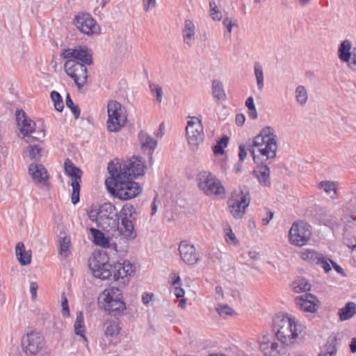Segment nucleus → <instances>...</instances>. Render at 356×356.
<instances>
[{"label": "nucleus", "mask_w": 356, "mask_h": 356, "mask_svg": "<svg viewBox=\"0 0 356 356\" xmlns=\"http://www.w3.org/2000/svg\"><path fill=\"white\" fill-rule=\"evenodd\" d=\"M111 175L105 181L108 191L122 200L134 198L142 191L141 186L133 179L143 176L146 166L141 156H133L128 161H111L108 164Z\"/></svg>", "instance_id": "obj_1"}, {"label": "nucleus", "mask_w": 356, "mask_h": 356, "mask_svg": "<svg viewBox=\"0 0 356 356\" xmlns=\"http://www.w3.org/2000/svg\"><path fill=\"white\" fill-rule=\"evenodd\" d=\"M302 324L294 317L288 315H276L273 319V331L277 339L285 346L297 341L304 330Z\"/></svg>", "instance_id": "obj_2"}, {"label": "nucleus", "mask_w": 356, "mask_h": 356, "mask_svg": "<svg viewBox=\"0 0 356 356\" xmlns=\"http://www.w3.org/2000/svg\"><path fill=\"white\" fill-rule=\"evenodd\" d=\"M199 189L208 197L223 199L226 196V190L221 181L210 171H200L196 177Z\"/></svg>", "instance_id": "obj_3"}, {"label": "nucleus", "mask_w": 356, "mask_h": 356, "mask_svg": "<svg viewBox=\"0 0 356 356\" xmlns=\"http://www.w3.org/2000/svg\"><path fill=\"white\" fill-rule=\"evenodd\" d=\"M250 202L249 189L247 186H239L232 193L227 200V204L232 215L236 218H241L245 213Z\"/></svg>", "instance_id": "obj_4"}, {"label": "nucleus", "mask_w": 356, "mask_h": 356, "mask_svg": "<svg viewBox=\"0 0 356 356\" xmlns=\"http://www.w3.org/2000/svg\"><path fill=\"white\" fill-rule=\"evenodd\" d=\"M66 74L71 77L80 90L87 83L88 74L86 65L73 59L67 60L64 64Z\"/></svg>", "instance_id": "obj_5"}, {"label": "nucleus", "mask_w": 356, "mask_h": 356, "mask_svg": "<svg viewBox=\"0 0 356 356\" xmlns=\"http://www.w3.org/2000/svg\"><path fill=\"white\" fill-rule=\"evenodd\" d=\"M99 227L107 232L115 230L120 220L115 207L111 203H104L99 206Z\"/></svg>", "instance_id": "obj_6"}, {"label": "nucleus", "mask_w": 356, "mask_h": 356, "mask_svg": "<svg viewBox=\"0 0 356 356\" xmlns=\"http://www.w3.org/2000/svg\"><path fill=\"white\" fill-rule=\"evenodd\" d=\"M107 113V129L111 132L118 131L127 120L122 113L121 104L116 101L108 102Z\"/></svg>", "instance_id": "obj_7"}, {"label": "nucleus", "mask_w": 356, "mask_h": 356, "mask_svg": "<svg viewBox=\"0 0 356 356\" xmlns=\"http://www.w3.org/2000/svg\"><path fill=\"white\" fill-rule=\"evenodd\" d=\"M23 352L28 356H35L43 349L44 337L38 332H31L23 336L21 341Z\"/></svg>", "instance_id": "obj_8"}, {"label": "nucleus", "mask_w": 356, "mask_h": 356, "mask_svg": "<svg viewBox=\"0 0 356 356\" xmlns=\"http://www.w3.org/2000/svg\"><path fill=\"white\" fill-rule=\"evenodd\" d=\"M64 170L65 174L72 179V193L71 201L73 204H76L79 201L80 182L83 172L69 159L65 160Z\"/></svg>", "instance_id": "obj_9"}, {"label": "nucleus", "mask_w": 356, "mask_h": 356, "mask_svg": "<svg viewBox=\"0 0 356 356\" xmlns=\"http://www.w3.org/2000/svg\"><path fill=\"white\" fill-rule=\"evenodd\" d=\"M88 266L95 277L106 280L113 277V264L105 261L100 254L89 259Z\"/></svg>", "instance_id": "obj_10"}, {"label": "nucleus", "mask_w": 356, "mask_h": 356, "mask_svg": "<svg viewBox=\"0 0 356 356\" xmlns=\"http://www.w3.org/2000/svg\"><path fill=\"white\" fill-rule=\"evenodd\" d=\"M311 235V226L304 221L294 222L289 232L291 243L297 246L305 245Z\"/></svg>", "instance_id": "obj_11"}, {"label": "nucleus", "mask_w": 356, "mask_h": 356, "mask_svg": "<svg viewBox=\"0 0 356 356\" xmlns=\"http://www.w3.org/2000/svg\"><path fill=\"white\" fill-rule=\"evenodd\" d=\"M186 132L188 144L193 149H196L204 140L203 126L201 120L195 117H191L187 122Z\"/></svg>", "instance_id": "obj_12"}, {"label": "nucleus", "mask_w": 356, "mask_h": 356, "mask_svg": "<svg viewBox=\"0 0 356 356\" xmlns=\"http://www.w3.org/2000/svg\"><path fill=\"white\" fill-rule=\"evenodd\" d=\"M61 56L67 60H75L86 65L93 64L92 51L86 46L79 45L74 48L63 49Z\"/></svg>", "instance_id": "obj_13"}, {"label": "nucleus", "mask_w": 356, "mask_h": 356, "mask_svg": "<svg viewBox=\"0 0 356 356\" xmlns=\"http://www.w3.org/2000/svg\"><path fill=\"white\" fill-rule=\"evenodd\" d=\"M272 337L264 335L259 341V349L265 356H289L286 347Z\"/></svg>", "instance_id": "obj_14"}, {"label": "nucleus", "mask_w": 356, "mask_h": 356, "mask_svg": "<svg viewBox=\"0 0 356 356\" xmlns=\"http://www.w3.org/2000/svg\"><path fill=\"white\" fill-rule=\"evenodd\" d=\"M260 134L264 138H268L264 148H260L259 152L266 156V159H274L276 157L277 150V138L273 127L270 126L264 127L260 132Z\"/></svg>", "instance_id": "obj_15"}, {"label": "nucleus", "mask_w": 356, "mask_h": 356, "mask_svg": "<svg viewBox=\"0 0 356 356\" xmlns=\"http://www.w3.org/2000/svg\"><path fill=\"white\" fill-rule=\"evenodd\" d=\"M74 24L81 33L88 35L97 34L100 31L95 20L88 13H80L76 15Z\"/></svg>", "instance_id": "obj_16"}, {"label": "nucleus", "mask_w": 356, "mask_h": 356, "mask_svg": "<svg viewBox=\"0 0 356 356\" xmlns=\"http://www.w3.org/2000/svg\"><path fill=\"white\" fill-rule=\"evenodd\" d=\"M99 307L107 312L110 315L121 316L126 309L125 302L122 299H98Z\"/></svg>", "instance_id": "obj_17"}, {"label": "nucleus", "mask_w": 356, "mask_h": 356, "mask_svg": "<svg viewBox=\"0 0 356 356\" xmlns=\"http://www.w3.org/2000/svg\"><path fill=\"white\" fill-rule=\"evenodd\" d=\"M182 261L188 265H194L200 259V256L195 246L189 241H181L178 248Z\"/></svg>", "instance_id": "obj_18"}, {"label": "nucleus", "mask_w": 356, "mask_h": 356, "mask_svg": "<svg viewBox=\"0 0 356 356\" xmlns=\"http://www.w3.org/2000/svg\"><path fill=\"white\" fill-rule=\"evenodd\" d=\"M29 173L35 184H42L47 190L49 189V174L43 165L35 163L30 164Z\"/></svg>", "instance_id": "obj_19"}, {"label": "nucleus", "mask_w": 356, "mask_h": 356, "mask_svg": "<svg viewBox=\"0 0 356 356\" xmlns=\"http://www.w3.org/2000/svg\"><path fill=\"white\" fill-rule=\"evenodd\" d=\"M134 266L129 261H118L113 264V278L114 280L121 279L125 284L128 282V280L126 279L134 272Z\"/></svg>", "instance_id": "obj_20"}, {"label": "nucleus", "mask_w": 356, "mask_h": 356, "mask_svg": "<svg viewBox=\"0 0 356 356\" xmlns=\"http://www.w3.org/2000/svg\"><path fill=\"white\" fill-rule=\"evenodd\" d=\"M16 120L20 133L25 139L29 135L33 134L36 128L35 122L29 118L25 112L22 110L17 111Z\"/></svg>", "instance_id": "obj_21"}, {"label": "nucleus", "mask_w": 356, "mask_h": 356, "mask_svg": "<svg viewBox=\"0 0 356 356\" xmlns=\"http://www.w3.org/2000/svg\"><path fill=\"white\" fill-rule=\"evenodd\" d=\"M316 297L312 293H305L295 298V303L301 310L314 313L317 310Z\"/></svg>", "instance_id": "obj_22"}, {"label": "nucleus", "mask_w": 356, "mask_h": 356, "mask_svg": "<svg viewBox=\"0 0 356 356\" xmlns=\"http://www.w3.org/2000/svg\"><path fill=\"white\" fill-rule=\"evenodd\" d=\"M253 175L257 177L259 184L264 187H270L271 181L270 179V170L266 164L258 165L253 171Z\"/></svg>", "instance_id": "obj_23"}, {"label": "nucleus", "mask_w": 356, "mask_h": 356, "mask_svg": "<svg viewBox=\"0 0 356 356\" xmlns=\"http://www.w3.org/2000/svg\"><path fill=\"white\" fill-rule=\"evenodd\" d=\"M183 41L188 47H191L195 40V26L191 19H186L182 29Z\"/></svg>", "instance_id": "obj_24"}, {"label": "nucleus", "mask_w": 356, "mask_h": 356, "mask_svg": "<svg viewBox=\"0 0 356 356\" xmlns=\"http://www.w3.org/2000/svg\"><path fill=\"white\" fill-rule=\"evenodd\" d=\"M133 221L134 220H121V226L118 225V227L115 228L127 240H133L137 235L134 229Z\"/></svg>", "instance_id": "obj_25"}, {"label": "nucleus", "mask_w": 356, "mask_h": 356, "mask_svg": "<svg viewBox=\"0 0 356 356\" xmlns=\"http://www.w3.org/2000/svg\"><path fill=\"white\" fill-rule=\"evenodd\" d=\"M15 254L19 263L22 266H26L31 263V251L26 250L24 244L18 242L15 247Z\"/></svg>", "instance_id": "obj_26"}, {"label": "nucleus", "mask_w": 356, "mask_h": 356, "mask_svg": "<svg viewBox=\"0 0 356 356\" xmlns=\"http://www.w3.org/2000/svg\"><path fill=\"white\" fill-rule=\"evenodd\" d=\"M337 54L341 62L350 61L353 56L352 42L348 40H343L339 47Z\"/></svg>", "instance_id": "obj_27"}, {"label": "nucleus", "mask_w": 356, "mask_h": 356, "mask_svg": "<svg viewBox=\"0 0 356 356\" xmlns=\"http://www.w3.org/2000/svg\"><path fill=\"white\" fill-rule=\"evenodd\" d=\"M76 321L74 324V333L76 335L81 336L85 343L86 346L88 347V340L86 337L85 336V325H84V320H83V314L82 312L79 311L76 312Z\"/></svg>", "instance_id": "obj_28"}, {"label": "nucleus", "mask_w": 356, "mask_h": 356, "mask_svg": "<svg viewBox=\"0 0 356 356\" xmlns=\"http://www.w3.org/2000/svg\"><path fill=\"white\" fill-rule=\"evenodd\" d=\"M90 232L93 237V243L95 245L103 248L109 247V238H106L100 230L91 227L90 229Z\"/></svg>", "instance_id": "obj_29"}, {"label": "nucleus", "mask_w": 356, "mask_h": 356, "mask_svg": "<svg viewBox=\"0 0 356 356\" xmlns=\"http://www.w3.org/2000/svg\"><path fill=\"white\" fill-rule=\"evenodd\" d=\"M356 314V304L353 302H349L339 310V319L346 321L352 318Z\"/></svg>", "instance_id": "obj_30"}, {"label": "nucleus", "mask_w": 356, "mask_h": 356, "mask_svg": "<svg viewBox=\"0 0 356 356\" xmlns=\"http://www.w3.org/2000/svg\"><path fill=\"white\" fill-rule=\"evenodd\" d=\"M138 138L143 148L153 151L157 145V141L144 131L139 133Z\"/></svg>", "instance_id": "obj_31"}, {"label": "nucleus", "mask_w": 356, "mask_h": 356, "mask_svg": "<svg viewBox=\"0 0 356 356\" xmlns=\"http://www.w3.org/2000/svg\"><path fill=\"white\" fill-rule=\"evenodd\" d=\"M103 329L106 336L115 337L118 334L120 327L117 320H106L103 325Z\"/></svg>", "instance_id": "obj_32"}, {"label": "nucleus", "mask_w": 356, "mask_h": 356, "mask_svg": "<svg viewBox=\"0 0 356 356\" xmlns=\"http://www.w3.org/2000/svg\"><path fill=\"white\" fill-rule=\"evenodd\" d=\"M138 213L134 205L131 204H125L120 212V218L121 220H136Z\"/></svg>", "instance_id": "obj_33"}, {"label": "nucleus", "mask_w": 356, "mask_h": 356, "mask_svg": "<svg viewBox=\"0 0 356 356\" xmlns=\"http://www.w3.org/2000/svg\"><path fill=\"white\" fill-rule=\"evenodd\" d=\"M266 144V141L265 138L259 134L254 138L252 143L248 145V150L252 154L254 161H255L256 159L255 148H257V151L259 152L260 148H264Z\"/></svg>", "instance_id": "obj_34"}, {"label": "nucleus", "mask_w": 356, "mask_h": 356, "mask_svg": "<svg viewBox=\"0 0 356 356\" xmlns=\"http://www.w3.org/2000/svg\"><path fill=\"white\" fill-rule=\"evenodd\" d=\"M58 242L59 244V254L61 256L67 257L70 254V247L71 245L70 238L67 236H59Z\"/></svg>", "instance_id": "obj_35"}, {"label": "nucleus", "mask_w": 356, "mask_h": 356, "mask_svg": "<svg viewBox=\"0 0 356 356\" xmlns=\"http://www.w3.org/2000/svg\"><path fill=\"white\" fill-rule=\"evenodd\" d=\"M106 297L108 299H122V293L118 287L113 286L105 289L98 299H104Z\"/></svg>", "instance_id": "obj_36"}, {"label": "nucleus", "mask_w": 356, "mask_h": 356, "mask_svg": "<svg viewBox=\"0 0 356 356\" xmlns=\"http://www.w3.org/2000/svg\"><path fill=\"white\" fill-rule=\"evenodd\" d=\"M212 93L217 99L224 100L226 99V95L223 89L222 83L217 79L212 82Z\"/></svg>", "instance_id": "obj_37"}, {"label": "nucleus", "mask_w": 356, "mask_h": 356, "mask_svg": "<svg viewBox=\"0 0 356 356\" xmlns=\"http://www.w3.org/2000/svg\"><path fill=\"white\" fill-rule=\"evenodd\" d=\"M322 255L323 254L318 253L316 251L307 250L302 252L301 257L303 260L307 261L311 264H317L320 261Z\"/></svg>", "instance_id": "obj_38"}, {"label": "nucleus", "mask_w": 356, "mask_h": 356, "mask_svg": "<svg viewBox=\"0 0 356 356\" xmlns=\"http://www.w3.org/2000/svg\"><path fill=\"white\" fill-rule=\"evenodd\" d=\"M296 99L297 102L301 106H305L308 100V92L304 86H298L296 89Z\"/></svg>", "instance_id": "obj_39"}, {"label": "nucleus", "mask_w": 356, "mask_h": 356, "mask_svg": "<svg viewBox=\"0 0 356 356\" xmlns=\"http://www.w3.org/2000/svg\"><path fill=\"white\" fill-rule=\"evenodd\" d=\"M254 74L257 79V85L259 90L264 88V72L262 66L259 63H256L254 66Z\"/></svg>", "instance_id": "obj_40"}, {"label": "nucleus", "mask_w": 356, "mask_h": 356, "mask_svg": "<svg viewBox=\"0 0 356 356\" xmlns=\"http://www.w3.org/2000/svg\"><path fill=\"white\" fill-rule=\"evenodd\" d=\"M293 287L296 292H302L309 291L311 285L304 278L299 279L293 282Z\"/></svg>", "instance_id": "obj_41"}, {"label": "nucleus", "mask_w": 356, "mask_h": 356, "mask_svg": "<svg viewBox=\"0 0 356 356\" xmlns=\"http://www.w3.org/2000/svg\"><path fill=\"white\" fill-rule=\"evenodd\" d=\"M45 136L44 130L41 129L40 130H36V129L33 131V134H31L28 136V137L25 139L26 143H33L35 141L41 142L42 139Z\"/></svg>", "instance_id": "obj_42"}, {"label": "nucleus", "mask_w": 356, "mask_h": 356, "mask_svg": "<svg viewBox=\"0 0 356 356\" xmlns=\"http://www.w3.org/2000/svg\"><path fill=\"white\" fill-rule=\"evenodd\" d=\"M27 152L31 159L39 161L41 158V148L38 145H30L27 147Z\"/></svg>", "instance_id": "obj_43"}, {"label": "nucleus", "mask_w": 356, "mask_h": 356, "mask_svg": "<svg viewBox=\"0 0 356 356\" xmlns=\"http://www.w3.org/2000/svg\"><path fill=\"white\" fill-rule=\"evenodd\" d=\"M51 98L54 103L55 109L61 112L63 110L64 105L60 95L56 91H52Z\"/></svg>", "instance_id": "obj_44"}, {"label": "nucleus", "mask_w": 356, "mask_h": 356, "mask_svg": "<svg viewBox=\"0 0 356 356\" xmlns=\"http://www.w3.org/2000/svg\"><path fill=\"white\" fill-rule=\"evenodd\" d=\"M318 188H322L327 194L333 191L334 195L337 193L335 183L331 181H322L318 184Z\"/></svg>", "instance_id": "obj_45"}, {"label": "nucleus", "mask_w": 356, "mask_h": 356, "mask_svg": "<svg viewBox=\"0 0 356 356\" xmlns=\"http://www.w3.org/2000/svg\"><path fill=\"white\" fill-rule=\"evenodd\" d=\"M65 104L67 108H69L72 113H73L74 118L78 119L80 115V109L78 106V105H76L74 104L73 101L72 100L70 94L67 95L66 99H65Z\"/></svg>", "instance_id": "obj_46"}, {"label": "nucleus", "mask_w": 356, "mask_h": 356, "mask_svg": "<svg viewBox=\"0 0 356 356\" xmlns=\"http://www.w3.org/2000/svg\"><path fill=\"white\" fill-rule=\"evenodd\" d=\"M181 284V278L179 276H177L175 280L172 281V285L175 286L174 293L177 298H183L184 296V291L180 287Z\"/></svg>", "instance_id": "obj_47"}, {"label": "nucleus", "mask_w": 356, "mask_h": 356, "mask_svg": "<svg viewBox=\"0 0 356 356\" xmlns=\"http://www.w3.org/2000/svg\"><path fill=\"white\" fill-rule=\"evenodd\" d=\"M216 311L219 314V315L222 316H226L227 315H232L234 313V311L232 307H230L227 305H222L219 304L216 307Z\"/></svg>", "instance_id": "obj_48"}, {"label": "nucleus", "mask_w": 356, "mask_h": 356, "mask_svg": "<svg viewBox=\"0 0 356 356\" xmlns=\"http://www.w3.org/2000/svg\"><path fill=\"white\" fill-rule=\"evenodd\" d=\"M149 87L152 94L155 95L156 101L159 103H161L163 98V90L161 87L154 83H151Z\"/></svg>", "instance_id": "obj_49"}, {"label": "nucleus", "mask_w": 356, "mask_h": 356, "mask_svg": "<svg viewBox=\"0 0 356 356\" xmlns=\"http://www.w3.org/2000/svg\"><path fill=\"white\" fill-rule=\"evenodd\" d=\"M62 315L65 318H68L70 315L68 307V301L66 296L63 293L61 296Z\"/></svg>", "instance_id": "obj_50"}, {"label": "nucleus", "mask_w": 356, "mask_h": 356, "mask_svg": "<svg viewBox=\"0 0 356 356\" xmlns=\"http://www.w3.org/2000/svg\"><path fill=\"white\" fill-rule=\"evenodd\" d=\"M343 243L352 250H356V238L350 234H346L343 237Z\"/></svg>", "instance_id": "obj_51"}, {"label": "nucleus", "mask_w": 356, "mask_h": 356, "mask_svg": "<svg viewBox=\"0 0 356 356\" xmlns=\"http://www.w3.org/2000/svg\"><path fill=\"white\" fill-rule=\"evenodd\" d=\"M99 207L97 209H91L88 212V216L90 220L94 221L97 223V227H99Z\"/></svg>", "instance_id": "obj_52"}, {"label": "nucleus", "mask_w": 356, "mask_h": 356, "mask_svg": "<svg viewBox=\"0 0 356 356\" xmlns=\"http://www.w3.org/2000/svg\"><path fill=\"white\" fill-rule=\"evenodd\" d=\"M337 353V348L334 345H327L325 346V353H320L318 356H335Z\"/></svg>", "instance_id": "obj_53"}, {"label": "nucleus", "mask_w": 356, "mask_h": 356, "mask_svg": "<svg viewBox=\"0 0 356 356\" xmlns=\"http://www.w3.org/2000/svg\"><path fill=\"white\" fill-rule=\"evenodd\" d=\"M225 240L227 243L233 245H237L238 243V239L236 238L234 233L232 232L230 227L227 229V232H226Z\"/></svg>", "instance_id": "obj_54"}, {"label": "nucleus", "mask_w": 356, "mask_h": 356, "mask_svg": "<svg viewBox=\"0 0 356 356\" xmlns=\"http://www.w3.org/2000/svg\"><path fill=\"white\" fill-rule=\"evenodd\" d=\"M347 66L353 71L356 72V48L353 49V56L350 61L346 62Z\"/></svg>", "instance_id": "obj_55"}, {"label": "nucleus", "mask_w": 356, "mask_h": 356, "mask_svg": "<svg viewBox=\"0 0 356 356\" xmlns=\"http://www.w3.org/2000/svg\"><path fill=\"white\" fill-rule=\"evenodd\" d=\"M328 261L329 259L322 255L320 261L317 264V265L321 266L324 269L325 273H328L331 270V267Z\"/></svg>", "instance_id": "obj_56"}, {"label": "nucleus", "mask_w": 356, "mask_h": 356, "mask_svg": "<svg viewBox=\"0 0 356 356\" xmlns=\"http://www.w3.org/2000/svg\"><path fill=\"white\" fill-rule=\"evenodd\" d=\"M144 10L147 12L150 9L155 8L156 6V0H143Z\"/></svg>", "instance_id": "obj_57"}, {"label": "nucleus", "mask_w": 356, "mask_h": 356, "mask_svg": "<svg viewBox=\"0 0 356 356\" xmlns=\"http://www.w3.org/2000/svg\"><path fill=\"white\" fill-rule=\"evenodd\" d=\"M38 289V285L35 282H32L30 284V292L31 294V299L35 300L37 298V290Z\"/></svg>", "instance_id": "obj_58"}, {"label": "nucleus", "mask_w": 356, "mask_h": 356, "mask_svg": "<svg viewBox=\"0 0 356 356\" xmlns=\"http://www.w3.org/2000/svg\"><path fill=\"white\" fill-rule=\"evenodd\" d=\"M211 16L213 20H220L222 18V13L217 7L216 9L211 10Z\"/></svg>", "instance_id": "obj_59"}, {"label": "nucleus", "mask_w": 356, "mask_h": 356, "mask_svg": "<svg viewBox=\"0 0 356 356\" xmlns=\"http://www.w3.org/2000/svg\"><path fill=\"white\" fill-rule=\"evenodd\" d=\"M247 156V152L245 150V147L243 144H241L239 145V153H238V156H239V160L240 161H243V160L245 159Z\"/></svg>", "instance_id": "obj_60"}, {"label": "nucleus", "mask_w": 356, "mask_h": 356, "mask_svg": "<svg viewBox=\"0 0 356 356\" xmlns=\"http://www.w3.org/2000/svg\"><path fill=\"white\" fill-rule=\"evenodd\" d=\"M222 24L227 28L228 33L230 34L234 26L231 19L229 17H225L222 21Z\"/></svg>", "instance_id": "obj_61"}, {"label": "nucleus", "mask_w": 356, "mask_h": 356, "mask_svg": "<svg viewBox=\"0 0 356 356\" xmlns=\"http://www.w3.org/2000/svg\"><path fill=\"white\" fill-rule=\"evenodd\" d=\"M213 151L216 155H222L225 152L224 147L218 143L213 147Z\"/></svg>", "instance_id": "obj_62"}, {"label": "nucleus", "mask_w": 356, "mask_h": 356, "mask_svg": "<svg viewBox=\"0 0 356 356\" xmlns=\"http://www.w3.org/2000/svg\"><path fill=\"white\" fill-rule=\"evenodd\" d=\"M216 292V299L218 300H221L224 298V293L222 288L220 286H217L215 289Z\"/></svg>", "instance_id": "obj_63"}, {"label": "nucleus", "mask_w": 356, "mask_h": 356, "mask_svg": "<svg viewBox=\"0 0 356 356\" xmlns=\"http://www.w3.org/2000/svg\"><path fill=\"white\" fill-rule=\"evenodd\" d=\"M154 297L153 293H145L142 296V300L144 305H147L150 301L152 300Z\"/></svg>", "instance_id": "obj_64"}]
</instances>
